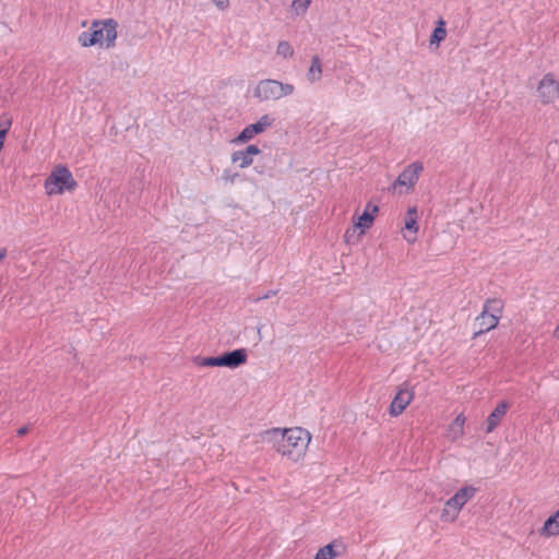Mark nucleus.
I'll return each mask as SVG.
<instances>
[{"mask_svg":"<svg viewBox=\"0 0 559 559\" xmlns=\"http://www.w3.org/2000/svg\"><path fill=\"white\" fill-rule=\"evenodd\" d=\"M310 440V433L300 427L272 428L261 433L262 442L271 444L277 453L293 462L299 461L305 455Z\"/></svg>","mask_w":559,"mask_h":559,"instance_id":"obj_1","label":"nucleus"},{"mask_svg":"<svg viewBox=\"0 0 559 559\" xmlns=\"http://www.w3.org/2000/svg\"><path fill=\"white\" fill-rule=\"evenodd\" d=\"M117 28L118 22L115 19L94 20L90 28L79 35L78 41L82 47L99 45L109 49L116 45Z\"/></svg>","mask_w":559,"mask_h":559,"instance_id":"obj_2","label":"nucleus"},{"mask_svg":"<svg viewBox=\"0 0 559 559\" xmlns=\"http://www.w3.org/2000/svg\"><path fill=\"white\" fill-rule=\"evenodd\" d=\"M295 86L277 80L264 79L258 82L253 96L260 102L278 100L294 93Z\"/></svg>","mask_w":559,"mask_h":559,"instance_id":"obj_3","label":"nucleus"},{"mask_svg":"<svg viewBox=\"0 0 559 559\" xmlns=\"http://www.w3.org/2000/svg\"><path fill=\"white\" fill-rule=\"evenodd\" d=\"M45 189L48 195L62 194L64 191H73L78 183L68 167L58 165L45 180Z\"/></svg>","mask_w":559,"mask_h":559,"instance_id":"obj_4","label":"nucleus"},{"mask_svg":"<svg viewBox=\"0 0 559 559\" xmlns=\"http://www.w3.org/2000/svg\"><path fill=\"white\" fill-rule=\"evenodd\" d=\"M476 488L465 486L459 489L444 504L441 512V520L444 522H453L456 520L461 509L475 496Z\"/></svg>","mask_w":559,"mask_h":559,"instance_id":"obj_5","label":"nucleus"},{"mask_svg":"<svg viewBox=\"0 0 559 559\" xmlns=\"http://www.w3.org/2000/svg\"><path fill=\"white\" fill-rule=\"evenodd\" d=\"M537 95L544 105L551 104L559 98V82L554 74L547 73L543 76L537 86Z\"/></svg>","mask_w":559,"mask_h":559,"instance_id":"obj_6","label":"nucleus"},{"mask_svg":"<svg viewBox=\"0 0 559 559\" xmlns=\"http://www.w3.org/2000/svg\"><path fill=\"white\" fill-rule=\"evenodd\" d=\"M274 118L270 115H263L257 122L247 126L234 140L235 143H246L254 135L262 133L274 123Z\"/></svg>","mask_w":559,"mask_h":559,"instance_id":"obj_7","label":"nucleus"},{"mask_svg":"<svg viewBox=\"0 0 559 559\" xmlns=\"http://www.w3.org/2000/svg\"><path fill=\"white\" fill-rule=\"evenodd\" d=\"M248 355L245 348L234 349L217 356L218 367H227L230 369L238 368L247 362Z\"/></svg>","mask_w":559,"mask_h":559,"instance_id":"obj_8","label":"nucleus"},{"mask_svg":"<svg viewBox=\"0 0 559 559\" xmlns=\"http://www.w3.org/2000/svg\"><path fill=\"white\" fill-rule=\"evenodd\" d=\"M423 165L418 162L408 165L397 177L394 186L413 187L418 181Z\"/></svg>","mask_w":559,"mask_h":559,"instance_id":"obj_9","label":"nucleus"},{"mask_svg":"<svg viewBox=\"0 0 559 559\" xmlns=\"http://www.w3.org/2000/svg\"><path fill=\"white\" fill-rule=\"evenodd\" d=\"M414 393L407 388H401L395 394L390 405V414L392 416H399L402 414L407 405L412 402Z\"/></svg>","mask_w":559,"mask_h":559,"instance_id":"obj_10","label":"nucleus"},{"mask_svg":"<svg viewBox=\"0 0 559 559\" xmlns=\"http://www.w3.org/2000/svg\"><path fill=\"white\" fill-rule=\"evenodd\" d=\"M509 408L510 404L506 401H501L497 404L485 421L486 433H491L500 425Z\"/></svg>","mask_w":559,"mask_h":559,"instance_id":"obj_11","label":"nucleus"},{"mask_svg":"<svg viewBox=\"0 0 559 559\" xmlns=\"http://www.w3.org/2000/svg\"><path fill=\"white\" fill-rule=\"evenodd\" d=\"M345 549V546L343 542L334 539L330 544L321 547L316 556L314 559H334L343 554Z\"/></svg>","mask_w":559,"mask_h":559,"instance_id":"obj_12","label":"nucleus"},{"mask_svg":"<svg viewBox=\"0 0 559 559\" xmlns=\"http://www.w3.org/2000/svg\"><path fill=\"white\" fill-rule=\"evenodd\" d=\"M379 207L377 204L372 202H368L361 215L358 216L355 225L361 230L368 229L371 227L374 221V216L378 213Z\"/></svg>","mask_w":559,"mask_h":559,"instance_id":"obj_13","label":"nucleus"},{"mask_svg":"<svg viewBox=\"0 0 559 559\" xmlns=\"http://www.w3.org/2000/svg\"><path fill=\"white\" fill-rule=\"evenodd\" d=\"M476 321L479 324V330L474 333L475 337L485 332H488V331L495 329L499 323V320L497 319V317H495V314H486V313H481V312L476 318Z\"/></svg>","mask_w":559,"mask_h":559,"instance_id":"obj_14","label":"nucleus"},{"mask_svg":"<svg viewBox=\"0 0 559 559\" xmlns=\"http://www.w3.org/2000/svg\"><path fill=\"white\" fill-rule=\"evenodd\" d=\"M322 78V63L319 56H313L311 59V64L307 72V80L310 83H316L320 81Z\"/></svg>","mask_w":559,"mask_h":559,"instance_id":"obj_15","label":"nucleus"},{"mask_svg":"<svg viewBox=\"0 0 559 559\" xmlns=\"http://www.w3.org/2000/svg\"><path fill=\"white\" fill-rule=\"evenodd\" d=\"M542 531L547 536L559 535V510L546 520Z\"/></svg>","mask_w":559,"mask_h":559,"instance_id":"obj_16","label":"nucleus"},{"mask_svg":"<svg viewBox=\"0 0 559 559\" xmlns=\"http://www.w3.org/2000/svg\"><path fill=\"white\" fill-rule=\"evenodd\" d=\"M503 304L498 298L487 299L481 313L486 314H495L497 319L499 320L502 313Z\"/></svg>","mask_w":559,"mask_h":559,"instance_id":"obj_17","label":"nucleus"},{"mask_svg":"<svg viewBox=\"0 0 559 559\" xmlns=\"http://www.w3.org/2000/svg\"><path fill=\"white\" fill-rule=\"evenodd\" d=\"M447 37L445 22L440 19L437 22V25L430 36V45H436L437 47Z\"/></svg>","mask_w":559,"mask_h":559,"instance_id":"obj_18","label":"nucleus"},{"mask_svg":"<svg viewBox=\"0 0 559 559\" xmlns=\"http://www.w3.org/2000/svg\"><path fill=\"white\" fill-rule=\"evenodd\" d=\"M231 162L238 163L240 168H247L253 164V157L248 156L245 151L238 150L231 154Z\"/></svg>","mask_w":559,"mask_h":559,"instance_id":"obj_19","label":"nucleus"},{"mask_svg":"<svg viewBox=\"0 0 559 559\" xmlns=\"http://www.w3.org/2000/svg\"><path fill=\"white\" fill-rule=\"evenodd\" d=\"M405 228L409 231L417 233L418 224H417V210L416 207L408 209L405 218Z\"/></svg>","mask_w":559,"mask_h":559,"instance_id":"obj_20","label":"nucleus"},{"mask_svg":"<svg viewBox=\"0 0 559 559\" xmlns=\"http://www.w3.org/2000/svg\"><path fill=\"white\" fill-rule=\"evenodd\" d=\"M294 48L293 46L286 41V40H281L278 44H277V47H276V55L284 58V59H287V58H292L294 56Z\"/></svg>","mask_w":559,"mask_h":559,"instance_id":"obj_21","label":"nucleus"},{"mask_svg":"<svg viewBox=\"0 0 559 559\" xmlns=\"http://www.w3.org/2000/svg\"><path fill=\"white\" fill-rule=\"evenodd\" d=\"M192 361L198 367H218L217 357L194 356Z\"/></svg>","mask_w":559,"mask_h":559,"instance_id":"obj_22","label":"nucleus"},{"mask_svg":"<svg viewBox=\"0 0 559 559\" xmlns=\"http://www.w3.org/2000/svg\"><path fill=\"white\" fill-rule=\"evenodd\" d=\"M311 0H293L292 9L296 12V14H305L308 10Z\"/></svg>","mask_w":559,"mask_h":559,"instance_id":"obj_23","label":"nucleus"},{"mask_svg":"<svg viewBox=\"0 0 559 559\" xmlns=\"http://www.w3.org/2000/svg\"><path fill=\"white\" fill-rule=\"evenodd\" d=\"M238 177H239V174L238 173H234L230 169H224L223 174H222V180L225 183L234 185Z\"/></svg>","mask_w":559,"mask_h":559,"instance_id":"obj_24","label":"nucleus"},{"mask_svg":"<svg viewBox=\"0 0 559 559\" xmlns=\"http://www.w3.org/2000/svg\"><path fill=\"white\" fill-rule=\"evenodd\" d=\"M278 293V290H267L264 295L262 296H257V297H253V296H250L249 299L252 301V302H258L260 300H263V299H269L273 296H275L276 294Z\"/></svg>","mask_w":559,"mask_h":559,"instance_id":"obj_25","label":"nucleus"},{"mask_svg":"<svg viewBox=\"0 0 559 559\" xmlns=\"http://www.w3.org/2000/svg\"><path fill=\"white\" fill-rule=\"evenodd\" d=\"M243 151L250 157H253V155H258L261 153V150L254 144L248 145Z\"/></svg>","mask_w":559,"mask_h":559,"instance_id":"obj_26","label":"nucleus"},{"mask_svg":"<svg viewBox=\"0 0 559 559\" xmlns=\"http://www.w3.org/2000/svg\"><path fill=\"white\" fill-rule=\"evenodd\" d=\"M10 124H11V121L8 120L7 121V126L4 128L0 129V150L3 146V142H4V139H5V135H7V132H8V128L10 127Z\"/></svg>","mask_w":559,"mask_h":559,"instance_id":"obj_27","label":"nucleus"},{"mask_svg":"<svg viewBox=\"0 0 559 559\" xmlns=\"http://www.w3.org/2000/svg\"><path fill=\"white\" fill-rule=\"evenodd\" d=\"M464 423H465V418H464V416H463V415H459V416L455 418V420H454V424H455L456 426H459L461 429H462V427H463Z\"/></svg>","mask_w":559,"mask_h":559,"instance_id":"obj_28","label":"nucleus"},{"mask_svg":"<svg viewBox=\"0 0 559 559\" xmlns=\"http://www.w3.org/2000/svg\"><path fill=\"white\" fill-rule=\"evenodd\" d=\"M27 431H28V428H27L26 426H24V427H21V428L17 430V435H19V436H24V435H26V433H27Z\"/></svg>","mask_w":559,"mask_h":559,"instance_id":"obj_29","label":"nucleus"},{"mask_svg":"<svg viewBox=\"0 0 559 559\" xmlns=\"http://www.w3.org/2000/svg\"><path fill=\"white\" fill-rule=\"evenodd\" d=\"M7 253H8V251L5 248L0 249V261L7 257Z\"/></svg>","mask_w":559,"mask_h":559,"instance_id":"obj_30","label":"nucleus"},{"mask_svg":"<svg viewBox=\"0 0 559 559\" xmlns=\"http://www.w3.org/2000/svg\"><path fill=\"white\" fill-rule=\"evenodd\" d=\"M554 336L555 337H559V323H558V326L556 328V330L554 332Z\"/></svg>","mask_w":559,"mask_h":559,"instance_id":"obj_31","label":"nucleus"},{"mask_svg":"<svg viewBox=\"0 0 559 559\" xmlns=\"http://www.w3.org/2000/svg\"><path fill=\"white\" fill-rule=\"evenodd\" d=\"M255 171H258L259 174H263L264 171L262 169H259L258 166L254 167Z\"/></svg>","mask_w":559,"mask_h":559,"instance_id":"obj_32","label":"nucleus"}]
</instances>
